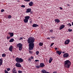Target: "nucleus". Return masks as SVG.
<instances>
[{
    "mask_svg": "<svg viewBox=\"0 0 73 73\" xmlns=\"http://www.w3.org/2000/svg\"><path fill=\"white\" fill-rule=\"evenodd\" d=\"M30 17L29 16H26L25 17V19L23 21L25 23H27L28 21V19H29Z\"/></svg>",
    "mask_w": 73,
    "mask_h": 73,
    "instance_id": "39448f33",
    "label": "nucleus"
},
{
    "mask_svg": "<svg viewBox=\"0 0 73 73\" xmlns=\"http://www.w3.org/2000/svg\"><path fill=\"white\" fill-rule=\"evenodd\" d=\"M14 41V39L13 38H12L10 40L9 42H13Z\"/></svg>",
    "mask_w": 73,
    "mask_h": 73,
    "instance_id": "6ab92c4d",
    "label": "nucleus"
},
{
    "mask_svg": "<svg viewBox=\"0 0 73 73\" xmlns=\"http://www.w3.org/2000/svg\"><path fill=\"white\" fill-rule=\"evenodd\" d=\"M48 38L49 40H50V38Z\"/></svg>",
    "mask_w": 73,
    "mask_h": 73,
    "instance_id": "8fccbe9b",
    "label": "nucleus"
},
{
    "mask_svg": "<svg viewBox=\"0 0 73 73\" xmlns=\"http://www.w3.org/2000/svg\"><path fill=\"white\" fill-rule=\"evenodd\" d=\"M60 9L62 10V7H60Z\"/></svg>",
    "mask_w": 73,
    "mask_h": 73,
    "instance_id": "a18cd8bd",
    "label": "nucleus"
},
{
    "mask_svg": "<svg viewBox=\"0 0 73 73\" xmlns=\"http://www.w3.org/2000/svg\"><path fill=\"white\" fill-rule=\"evenodd\" d=\"M52 60H53V59H52L51 58H50V59L49 60V63H51Z\"/></svg>",
    "mask_w": 73,
    "mask_h": 73,
    "instance_id": "412c9836",
    "label": "nucleus"
},
{
    "mask_svg": "<svg viewBox=\"0 0 73 73\" xmlns=\"http://www.w3.org/2000/svg\"><path fill=\"white\" fill-rule=\"evenodd\" d=\"M21 7L23 8H25V6L24 5H22L21 6Z\"/></svg>",
    "mask_w": 73,
    "mask_h": 73,
    "instance_id": "c9c22d12",
    "label": "nucleus"
},
{
    "mask_svg": "<svg viewBox=\"0 0 73 73\" xmlns=\"http://www.w3.org/2000/svg\"><path fill=\"white\" fill-rule=\"evenodd\" d=\"M50 32H52L53 31V30H50Z\"/></svg>",
    "mask_w": 73,
    "mask_h": 73,
    "instance_id": "37998d69",
    "label": "nucleus"
},
{
    "mask_svg": "<svg viewBox=\"0 0 73 73\" xmlns=\"http://www.w3.org/2000/svg\"><path fill=\"white\" fill-rule=\"evenodd\" d=\"M35 62H39V60H35Z\"/></svg>",
    "mask_w": 73,
    "mask_h": 73,
    "instance_id": "a19ab883",
    "label": "nucleus"
},
{
    "mask_svg": "<svg viewBox=\"0 0 73 73\" xmlns=\"http://www.w3.org/2000/svg\"><path fill=\"white\" fill-rule=\"evenodd\" d=\"M62 53H65V52H64V51H63V52H62Z\"/></svg>",
    "mask_w": 73,
    "mask_h": 73,
    "instance_id": "603ef678",
    "label": "nucleus"
},
{
    "mask_svg": "<svg viewBox=\"0 0 73 73\" xmlns=\"http://www.w3.org/2000/svg\"><path fill=\"white\" fill-rule=\"evenodd\" d=\"M13 46H10L9 48V50L10 51V52H12V49H13Z\"/></svg>",
    "mask_w": 73,
    "mask_h": 73,
    "instance_id": "1a4fd4ad",
    "label": "nucleus"
},
{
    "mask_svg": "<svg viewBox=\"0 0 73 73\" xmlns=\"http://www.w3.org/2000/svg\"><path fill=\"white\" fill-rule=\"evenodd\" d=\"M53 73H57V72L56 71H54L53 72Z\"/></svg>",
    "mask_w": 73,
    "mask_h": 73,
    "instance_id": "49530a36",
    "label": "nucleus"
},
{
    "mask_svg": "<svg viewBox=\"0 0 73 73\" xmlns=\"http://www.w3.org/2000/svg\"><path fill=\"white\" fill-rule=\"evenodd\" d=\"M34 3L32 1L31 2L29 3V5L30 6L32 7L33 6V4Z\"/></svg>",
    "mask_w": 73,
    "mask_h": 73,
    "instance_id": "dca6fc26",
    "label": "nucleus"
},
{
    "mask_svg": "<svg viewBox=\"0 0 73 73\" xmlns=\"http://www.w3.org/2000/svg\"><path fill=\"white\" fill-rule=\"evenodd\" d=\"M3 60L2 58L0 59V66L3 64Z\"/></svg>",
    "mask_w": 73,
    "mask_h": 73,
    "instance_id": "ddd939ff",
    "label": "nucleus"
},
{
    "mask_svg": "<svg viewBox=\"0 0 73 73\" xmlns=\"http://www.w3.org/2000/svg\"><path fill=\"white\" fill-rule=\"evenodd\" d=\"M40 67H41V68L44 67L45 66L44 64L43 63H41L40 64Z\"/></svg>",
    "mask_w": 73,
    "mask_h": 73,
    "instance_id": "9b49d317",
    "label": "nucleus"
},
{
    "mask_svg": "<svg viewBox=\"0 0 73 73\" xmlns=\"http://www.w3.org/2000/svg\"><path fill=\"white\" fill-rule=\"evenodd\" d=\"M41 72H42V73H47V72L46 71L44 70H42Z\"/></svg>",
    "mask_w": 73,
    "mask_h": 73,
    "instance_id": "aec40b11",
    "label": "nucleus"
},
{
    "mask_svg": "<svg viewBox=\"0 0 73 73\" xmlns=\"http://www.w3.org/2000/svg\"><path fill=\"white\" fill-rule=\"evenodd\" d=\"M35 41V39L34 37H30L28 39L27 42L29 44V49L30 50H32L34 49V42Z\"/></svg>",
    "mask_w": 73,
    "mask_h": 73,
    "instance_id": "f257e3e1",
    "label": "nucleus"
},
{
    "mask_svg": "<svg viewBox=\"0 0 73 73\" xmlns=\"http://www.w3.org/2000/svg\"><path fill=\"white\" fill-rule=\"evenodd\" d=\"M4 11H5V10H4L3 9H1V12H3Z\"/></svg>",
    "mask_w": 73,
    "mask_h": 73,
    "instance_id": "58836bf2",
    "label": "nucleus"
},
{
    "mask_svg": "<svg viewBox=\"0 0 73 73\" xmlns=\"http://www.w3.org/2000/svg\"><path fill=\"white\" fill-rule=\"evenodd\" d=\"M31 9H27L26 13H29L31 11Z\"/></svg>",
    "mask_w": 73,
    "mask_h": 73,
    "instance_id": "2eb2a0df",
    "label": "nucleus"
},
{
    "mask_svg": "<svg viewBox=\"0 0 73 73\" xmlns=\"http://www.w3.org/2000/svg\"><path fill=\"white\" fill-rule=\"evenodd\" d=\"M54 49H55V50H57V48H54Z\"/></svg>",
    "mask_w": 73,
    "mask_h": 73,
    "instance_id": "c03bdc74",
    "label": "nucleus"
},
{
    "mask_svg": "<svg viewBox=\"0 0 73 73\" xmlns=\"http://www.w3.org/2000/svg\"><path fill=\"white\" fill-rule=\"evenodd\" d=\"M67 25H68L69 27L72 26V25L70 23H68Z\"/></svg>",
    "mask_w": 73,
    "mask_h": 73,
    "instance_id": "c756f323",
    "label": "nucleus"
},
{
    "mask_svg": "<svg viewBox=\"0 0 73 73\" xmlns=\"http://www.w3.org/2000/svg\"><path fill=\"white\" fill-rule=\"evenodd\" d=\"M46 73H50L49 72H47Z\"/></svg>",
    "mask_w": 73,
    "mask_h": 73,
    "instance_id": "864d4df0",
    "label": "nucleus"
},
{
    "mask_svg": "<svg viewBox=\"0 0 73 73\" xmlns=\"http://www.w3.org/2000/svg\"><path fill=\"white\" fill-rule=\"evenodd\" d=\"M29 53L31 54H32L33 53V52L32 51H29Z\"/></svg>",
    "mask_w": 73,
    "mask_h": 73,
    "instance_id": "f704fd0d",
    "label": "nucleus"
},
{
    "mask_svg": "<svg viewBox=\"0 0 73 73\" xmlns=\"http://www.w3.org/2000/svg\"><path fill=\"white\" fill-rule=\"evenodd\" d=\"M35 67L37 68H40V66H36Z\"/></svg>",
    "mask_w": 73,
    "mask_h": 73,
    "instance_id": "393cba45",
    "label": "nucleus"
},
{
    "mask_svg": "<svg viewBox=\"0 0 73 73\" xmlns=\"http://www.w3.org/2000/svg\"><path fill=\"white\" fill-rule=\"evenodd\" d=\"M31 60L33 59L34 58V57L33 56H31Z\"/></svg>",
    "mask_w": 73,
    "mask_h": 73,
    "instance_id": "ea45409f",
    "label": "nucleus"
},
{
    "mask_svg": "<svg viewBox=\"0 0 73 73\" xmlns=\"http://www.w3.org/2000/svg\"><path fill=\"white\" fill-rule=\"evenodd\" d=\"M15 60L16 62L19 63H22L23 62V60L21 58L17 57Z\"/></svg>",
    "mask_w": 73,
    "mask_h": 73,
    "instance_id": "7ed1b4c3",
    "label": "nucleus"
},
{
    "mask_svg": "<svg viewBox=\"0 0 73 73\" xmlns=\"http://www.w3.org/2000/svg\"><path fill=\"white\" fill-rule=\"evenodd\" d=\"M18 1V2H20V1Z\"/></svg>",
    "mask_w": 73,
    "mask_h": 73,
    "instance_id": "5fc2aeb1",
    "label": "nucleus"
},
{
    "mask_svg": "<svg viewBox=\"0 0 73 73\" xmlns=\"http://www.w3.org/2000/svg\"><path fill=\"white\" fill-rule=\"evenodd\" d=\"M56 53L57 54H58L59 55H60L62 53V51L60 50H58L56 51Z\"/></svg>",
    "mask_w": 73,
    "mask_h": 73,
    "instance_id": "9d476101",
    "label": "nucleus"
},
{
    "mask_svg": "<svg viewBox=\"0 0 73 73\" xmlns=\"http://www.w3.org/2000/svg\"><path fill=\"white\" fill-rule=\"evenodd\" d=\"M23 37H21L19 38V40H23Z\"/></svg>",
    "mask_w": 73,
    "mask_h": 73,
    "instance_id": "79ce46f5",
    "label": "nucleus"
},
{
    "mask_svg": "<svg viewBox=\"0 0 73 73\" xmlns=\"http://www.w3.org/2000/svg\"><path fill=\"white\" fill-rule=\"evenodd\" d=\"M16 66L17 67L21 68L22 67L21 65L19 62H17L16 64Z\"/></svg>",
    "mask_w": 73,
    "mask_h": 73,
    "instance_id": "423d86ee",
    "label": "nucleus"
},
{
    "mask_svg": "<svg viewBox=\"0 0 73 73\" xmlns=\"http://www.w3.org/2000/svg\"><path fill=\"white\" fill-rule=\"evenodd\" d=\"M13 73H17V72H13Z\"/></svg>",
    "mask_w": 73,
    "mask_h": 73,
    "instance_id": "de8ad7c7",
    "label": "nucleus"
},
{
    "mask_svg": "<svg viewBox=\"0 0 73 73\" xmlns=\"http://www.w3.org/2000/svg\"><path fill=\"white\" fill-rule=\"evenodd\" d=\"M64 64L65 67L69 68L71 65V62L69 60H66L64 61Z\"/></svg>",
    "mask_w": 73,
    "mask_h": 73,
    "instance_id": "f03ea898",
    "label": "nucleus"
},
{
    "mask_svg": "<svg viewBox=\"0 0 73 73\" xmlns=\"http://www.w3.org/2000/svg\"><path fill=\"white\" fill-rule=\"evenodd\" d=\"M5 73H8V72L6 70H5Z\"/></svg>",
    "mask_w": 73,
    "mask_h": 73,
    "instance_id": "e433bc0d",
    "label": "nucleus"
},
{
    "mask_svg": "<svg viewBox=\"0 0 73 73\" xmlns=\"http://www.w3.org/2000/svg\"><path fill=\"white\" fill-rule=\"evenodd\" d=\"M54 21L55 23H58L60 22V21L58 19H57L54 20Z\"/></svg>",
    "mask_w": 73,
    "mask_h": 73,
    "instance_id": "f8f14e48",
    "label": "nucleus"
},
{
    "mask_svg": "<svg viewBox=\"0 0 73 73\" xmlns=\"http://www.w3.org/2000/svg\"><path fill=\"white\" fill-rule=\"evenodd\" d=\"M28 61L29 62H31V59L30 58H29L28 59Z\"/></svg>",
    "mask_w": 73,
    "mask_h": 73,
    "instance_id": "473e14b6",
    "label": "nucleus"
},
{
    "mask_svg": "<svg viewBox=\"0 0 73 73\" xmlns=\"http://www.w3.org/2000/svg\"><path fill=\"white\" fill-rule=\"evenodd\" d=\"M12 17V16L10 15H9L8 18L9 19L11 18Z\"/></svg>",
    "mask_w": 73,
    "mask_h": 73,
    "instance_id": "b1692460",
    "label": "nucleus"
},
{
    "mask_svg": "<svg viewBox=\"0 0 73 73\" xmlns=\"http://www.w3.org/2000/svg\"><path fill=\"white\" fill-rule=\"evenodd\" d=\"M10 35V36L11 37H12V36H13L14 35V33H8Z\"/></svg>",
    "mask_w": 73,
    "mask_h": 73,
    "instance_id": "a211bd4d",
    "label": "nucleus"
},
{
    "mask_svg": "<svg viewBox=\"0 0 73 73\" xmlns=\"http://www.w3.org/2000/svg\"><path fill=\"white\" fill-rule=\"evenodd\" d=\"M64 27H65V25H62L59 28L60 30H61Z\"/></svg>",
    "mask_w": 73,
    "mask_h": 73,
    "instance_id": "4468645a",
    "label": "nucleus"
},
{
    "mask_svg": "<svg viewBox=\"0 0 73 73\" xmlns=\"http://www.w3.org/2000/svg\"><path fill=\"white\" fill-rule=\"evenodd\" d=\"M43 45V43L42 42H40L39 44V46H42Z\"/></svg>",
    "mask_w": 73,
    "mask_h": 73,
    "instance_id": "5701e85b",
    "label": "nucleus"
},
{
    "mask_svg": "<svg viewBox=\"0 0 73 73\" xmlns=\"http://www.w3.org/2000/svg\"><path fill=\"white\" fill-rule=\"evenodd\" d=\"M68 31L69 32H72V29H68Z\"/></svg>",
    "mask_w": 73,
    "mask_h": 73,
    "instance_id": "7c9ffc66",
    "label": "nucleus"
},
{
    "mask_svg": "<svg viewBox=\"0 0 73 73\" xmlns=\"http://www.w3.org/2000/svg\"><path fill=\"white\" fill-rule=\"evenodd\" d=\"M38 26V25L36 24H34L32 25V27H36Z\"/></svg>",
    "mask_w": 73,
    "mask_h": 73,
    "instance_id": "f3484780",
    "label": "nucleus"
},
{
    "mask_svg": "<svg viewBox=\"0 0 73 73\" xmlns=\"http://www.w3.org/2000/svg\"><path fill=\"white\" fill-rule=\"evenodd\" d=\"M2 56L3 57H6V55L5 54L3 53L2 54Z\"/></svg>",
    "mask_w": 73,
    "mask_h": 73,
    "instance_id": "4be33fe9",
    "label": "nucleus"
},
{
    "mask_svg": "<svg viewBox=\"0 0 73 73\" xmlns=\"http://www.w3.org/2000/svg\"><path fill=\"white\" fill-rule=\"evenodd\" d=\"M67 5L68 6H70V5H69V4H67Z\"/></svg>",
    "mask_w": 73,
    "mask_h": 73,
    "instance_id": "09e8293b",
    "label": "nucleus"
},
{
    "mask_svg": "<svg viewBox=\"0 0 73 73\" xmlns=\"http://www.w3.org/2000/svg\"><path fill=\"white\" fill-rule=\"evenodd\" d=\"M63 56L64 58H67L69 57V54L68 53H65L63 55Z\"/></svg>",
    "mask_w": 73,
    "mask_h": 73,
    "instance_id": "0eeeda50",
    "label": "nucleus"
},
{
    "mask_svg": "<svg viewBox=\"0 0 73 73\" xmlns=\"http://www.w3.org/2000/svg\"><path fill=\"white\" fill-rule=\"evenodd\" d=\"M11 36H7V39H10V38Z\"/></svg>",
    "mask_w": 73,
    "mask_h": 73,
    "instance_id": "4c0bfd02",
    "label": "nucleus"
},
{
    "mask_svg": "<svg viewBox=\"0 0 73 73\" xmlns=\"http://www.w3.org/2000/svg\"><path fill=\"white\" fill-rule=\"evenodd\" d=\"M24 1H26V2H30V0H23Z\"/></svg>",
    "mask_w": 73,
    "mask_h": 73,
    "instance_id": "2f4dec72",
    "label": "nucleus"
},
{
    "mask_svg": "<svg viewBox=\"0 0 73 73\" xmlns=\"http://www.w3.org/2000/svg\"><path fill=\"white\" fill-rule=\"evenodd\" d=\"M16 71L15 68H13V72H15Z\"/></svg>",
    "mask_w": 73,
    "mask_h": 73,
    "instance_id": "bb28decb",
    "label": "nucleus"
},
{
    "mask_svg": "<svg viewBox=\"0 0 73 73\" xmlns=\"http://www.w3.org/2000/svg\"><path fill=\"white\" fill-rule=\"evenodd\" d=\"M17 46L19 47V50H21L22 49L23 44L21 43H19L17 44Z\"/></svg>",
    "mask_w": 73,
    "mask_h": 73,
    "instance_id": "20e7f679",
    "label": "nucleus"
},
{
    "mask_svg": "<svg viewBox=\"0 0 73 73\" xmlns=\"http://www.w3.org/2000/svg\"><path fill=\"white\" fill-rule=\"evenodd\" d=\"M70 42V40L69 39H67L64 42V44H68Z\"/></svg>",
    "mask_w": 73,
    "mask_h": 73,
    "instance_id": "6e6552de",
    "label": "nucleus"
},
{
    "mask_svg": "<svg viewBox=\"0 0 73 73\" xmlns=\"http://www.w3.org/2000/svg\"><path fill=\"white\" fill-rule=\"evenodd\" d=\"M39 53V52L38 51H37L36 52V55H38V54Z\"/></svg>",
    "mask_w": 73,
    "mask_h": 73,
    "instance_id": "a878e982",
    "label": "nucleus"
},
{
    "mask_svg": "<svg viewBox=\"0 0 73 73\" xmlns=\"http://www.w3.org/2000/svg\"><path fill=\"white\" fill-rule=\"evenodd\" d=\"M7 71H9L11 69L10 68H7Z\"/></svg>",
    "mask_w": 73,
    "mask_h": 73,
    "instance_id": "72a5a7b5",
    "label": "nucleus"
},
{
    "mask_svg": "<svg viewBox=\"0 0 73 73\" xmlns=\"http://www.w3.org/2000/svg\"><path fill=\"white\" fill-rule=\"evenodd\" d=\"M51 38H54V37H51Z\"/></svg>",
    "mask_w": 73,
    "mask_h": 73,
    "instance_id": "3c124183",
    "label": "nucleus"
},
{
    "mask_svg": "<svg viewBox=\"0 0 73 73\" xmlns=\"http://www.w3.org/2000/svg\"><path fill=\"white\" fill-rule=\"evenodd\" d=\"M54 44V43H51L50 44V47L51 46H52Z\"/></svg>",
    "mask_w": 73,
    "mask_h": 73,
    "instance_id": "cd10ccee",
    "label": "nucleus"
},
{
    "mask_svg": "<svg viewBox=\"0 0 73 73\" xmlns=\"http://www.w3.org/2000/svg\"><path fill=\"white\" fill-rule=\"evenodd\" d=\"M18 73H22V71L20 70H18Z\"/></svg>",
    "mask_w": 73,
    "mask_h": 73,
    "instance_id": "c85d7f7f",
    "label": "nucleus"
}]
</instances>
